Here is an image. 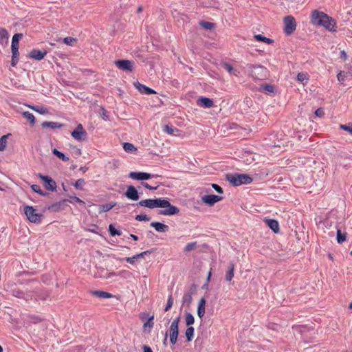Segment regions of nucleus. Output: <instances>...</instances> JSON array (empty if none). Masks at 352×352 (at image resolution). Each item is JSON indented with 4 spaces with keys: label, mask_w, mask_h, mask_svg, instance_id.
Listing matches in <instances>:
<instances>
[{
    "label": "nucleus",
    "mask_w": 352,
    "mask_h": 352,
    "mask_svg": "<svg viewBox=\"0 0 352 352\" xmlns=\"http://www.w3.org/2000/svg\"><path fill=\"white\" fill-rule=\"evenodd\" d=\"M154 318H155L154 314H153L151 316V317H148L147 320L144 322V324H143V327H142L144 332H147V333L151 332V329L154 326Z\"/></svg>",
    "instance_id": "obj_20"
},
{
    "label": "nucleus",
    "mask_w": 352,
    "mask_h": 352,
    "mask_svg": "<svg viewBox=\"0 0 352 352\" xmlns=\"http://www.w3.org/2000/svg\"><path fill=\"white\" fill-rule=\"evenodd\" d=\"M311 21L313 24L323 26L329 31H336V23L334 19L323 12L314 10Z\"/></svg>",
    "instance_id": "obj_1"
},
{
    "label": "nucleus",
    "mask_w": 352,
    "mask_h": 352,
    "mask_svg": "<svg viewBox=\"0 0 352 352\" xmlns=\"http://www.w3.org/2000/svg\"><path fill=\"white\" fill-rule=\"evenodd\" d=\"M315 115L317 117H322L324 115V110L322 108H318V109L316 110Z\"/></svg>",
    "instance_id": "obj_60"
},
{
    "label": "nucleus",
    "mask_w": 352,
    "mask_h": 352,
    "mask_svg": "<svg viewBox=\"0 0 352 352\" xmlns=\"http://www.w3.org/2000/svg\"><path fill=\"white\" fill-rule=\"evenodd\" d=\"M135 220L137 221H148L150 220V217H148L146 214H137L135 217Z\"/></svg>",
    "instance_id": "obj_47"
},
{
    "label": "nucleus",
    "mask_w": 352,
    "mask_h": 352,
    "mask_svg": "<svg viewBox=\"0 0 352 352\" xmlns=\"http://www.w3.org/2000/svg\"><path fill=\"white\" fill-rule=\"evenodd\" d=\"M10 134L4 135L0 138V151H3L6 149L7 146V138Z\"/></svg>",
    "instance_id": "obj_43"
},
{
    "label": "nucleus",
    "mask_w": 352,
    "mask_h": 352,
    "mask_svg": "<svg viewBox=\"0 0 352 352\" xmlns=\"http://www.w3.org/2000/svg\"><path fill=\"white\" fill-rule=\"evenodd\" d=\"M23 116L27 119L32 125L34 124L35 123V118L34 115L29 112V111H25L23 113Z\"/></svg>",
    "instance_id": "obj_41"
},
{
    "label": "nucleus",
    "mask_w": 352,
    "mask_h": 352,
    "mask_svg": "<svg viewBox=\"0 0 352 352\" xmlns=\"http://www.w3.org/2000/svg\"><path fill=\"white\" fill-rule=\"evenodd\" d=\"M340 127L341 129L348 131L352 135V123H349L348 125L340 124Z\"/></svg>",
    "instance_id": "obj_49"
},
{
    "label": "nucleus",
    "mask_w": 352,
    "mask_h": 352,
    "mask_svg": "<svg viewBox=\"0 0 352 352\" xmlns=\"http://www.w3.org/2000/svg\"><path fill=\"white\" fill-rule=\"evenodd\" d=\"M64 124L56 122H43L41 123L43 128H50L52 129L62 128Z\"/></svg>",
    "instance_id": "obj_25"
},
{
    "label": "nucleus",
    "mask_w": 352,
    "mask_h": 352,
    "mask_svg": "<svg viewBox=\"0 0 352 352\" xmlns=\"http://www.w3.org/2000/svg\"><path fill=\"white\" fill-rule=\"evenodd\" d=\"M212 187L217 193L221 194L223 192V188L217 184H212Z\"/></svg>",
    "instance_id": "obj_53"
},
{
    "label": "nucleus",
    "mask_w": 352,
    "mask_h": 352,
    "mask_svg": "<svg viewBox=\"0 0 352 352\" xmlns=\"http://www.w3.org/2000/svg\"><path fill=\"white\" fill-rule=\"evenodd\" d=\"M306 78V74L304 73H299L297 75V80L298 81L302 82Z\"/></svg>",
    "instance_id": "obj_63"
},
{
    "label": "nucleus",
    "mask_w": 352,
    "mask_h": 352,
    "mask_svg": "<svg viewBox=\"0 0 352 352\" xmlns=\"http://www.w3.org/2000/svg\"><path fill=\"white\" fill-rule=\"evenodd\" d=\"M76 41V39L73 37H65L63 39V43L67 45H72L74 42Z\"/></svg>",
    "instance_id": "obj_50"
},
{
    "label": "nucleus",
    "mask_w": 352,
    "mask_h": 352,
    "mask_svg": "<svg viewBox=\"0 0 352 352\" xmlns=\"http://www.w3.org/2000/svg\"><path fill=\"white\" fill-rule=\"evenodd\" d=\"M197 104L204 107L210 108L213 107L214 102L210 98L206 97H200L197 100Z\"/></svg>",
    "instance_id": "obj_21"
},
{
    "label": "nucleus",
    "mask_w": 352,
    "mask_h": 352,
    "mask_svg": "<svg viewBox=\"0 0 352 352\" xmlns=\"http://www.w3.org/2000/svg\"><path fill=\"white\" fill-rule=\"evenodd\" d=\"M151 226L159 232H166L168 230V226L160 222H152Z\"/></svg>",
    "instance_id": "obj_23"
},
{
    "label": "nucleus",
    "mask_w": 352,
    "mask_h": 352,
    "mask_svg": "<svg viewBox=\"0 0 352 352\" xmlns=\"http://www.w3.org/2000/svg\"><path fill=\"white\" fill-rule=\"evenodd\" d=\"M85 181L84 179H78L73 184V186L78 190H82V186L85 185Z\"/></svg>",
    "instance_id": "obj_46"
},
{
    "label": "nucleus",
    "mask_w": 352,
    "mask_h": 352,
    "mask_svg": "<svg viewBox=\"0 0 352 352\" xmlns=\"http://www.w3.org/2000/svg\"><path fill=\"white\" fill-rule=\"evenodd\" d=\"M162 203V204L161 205V208H163L164 209L160 210L158 211L159 214L164 216H171L177 214L179 212V209L177 207L172 205L167 199H163Z\"/></svg>",
    "instance_id": "obj_4"
},
{
    "label": "nucleus",
    "mask_w": 352,
    "mask_h": 352,
    "mask_svg": "<svg viewBox=\"0 0 352 352\" xmlns=\"http://www.w3.org/2000/svg\"><path fill=\"white\" fill-rule=\"evenodd\" d=\"M116 206V203H109L100 206V212H105L111 210Z\"/></svg>",
    "instance_id": "obj_35"
},
{
    "label": "nucleus",
    "mask_w": 352,
    "mask_h": 352,
    "mask_svg": "<svg viewBox=\"0 0 352 352\" xmlns=\"http://www.w3.org/2000/svg\"><path fill=\"white\" fill-rule=\"evenodd\" d=\"M284 32L287 35H291L296 28V22L294 16L288 15L284 17Z\"/></svg>",
    "instance_id": "obj_7"
},
{
    "label": "nucleus",
    "mask_w": 352,
    "mask_h": 352,
    "mask_svg": "<svg viewBox=\"0 0 352 352\" xmlns=\"http://www.w3.org/2000/svg\"><path fill=\"white\" fill-rule=\"evenodd\" d=\"M37 177L44 182V187L45 189L50 191L56 190V183L52 177L50 176L43 175L41 173H38Z\"/></svg>",
    "instance_id": "obj_10"
},
{
    "label": "nucleus",
    "mask_w": 352,
    "mask_h": 352,
    "mask_svg": "<svg viewBox=\"0 0 352 352\" xmlns=\"http://www.w3.org/2000/svg\"><path fill=\"white\" fill-rule=\"evenodd\" d=\"M346 77V73L343 71H340L337 75V78H338V81L340 82H342L344 80Z\"/></svg>",
    "instance_id": "obj_52"
},
{
    "label": "nucleus",
    "mask_w": 352,
    "mask_h": 352,
    "mask_svg": "<svg viewBox=\"0 0 352 352\" xmlns=\"http://www.w3.org/2000/svg\"><path fill=\"white\" fill-rule=\"evenodd\" d=\"M115 65L122 71L132 72L133 69L134 62L129 60L122 59L116 60Z\"/></svg>",
    "instance_id": "obj_11"
},
{
    "label": "nucleus",
    "mask_w": 352,
    "mask_h": 352,
    "mask_svg": "<svg viewBox=\"0 0 352 352\" xmlns=\"http://www.w3.org/2000/svg\"><path fill=\"white\" fill-rule=\"evenodd\" d=\"M254 38L257 41H261V42H264L267 44H273L274 43V41L272 38H267L264 36H263L262 34H255L254 36Z\"/></svg>",
    "instance_id": "obj_29"
},
{
    "label": "nucleus",
    "mask_w": 352,
    "mask_h": 352,
    "mask_svg": "<svg viewBox=\"0 0 352 352\" xmlns=\"http://www.w3.org/2000/svg\"><path fill=\"white\" fill-rule=\"evenodd\" d=\"M223 197L215 195H207L202 197V201L210 206H212L215 203L221 201Z\"/></svg>",
    "instance_id": "obj_14"
},
{
    "label": "nucleus",
    "mask_w": 352,
    "mask_h": 352,
    "mask_svg": "<svg viewBox=\"0 0 352 352\" xmlns=\"http://www.w3.org/2000/svg\"><path fill=\"white\" fill-rule=\"evenodd\" d=\"M197 316L200 318H202L206 313V309H201V308H197Z\"/></svg>",
    "instance_id": "obj_61"
},
{
    "label": "nucleus",
    "mask_w": 352,
    "mask_h": 352,
    "mask_svg": "<svg viewBox=\"0 0 352 352\" xmlns=\"http://www.w3.org/2000/svg\"><path fill=\"white\" fill-rule=\"evenodd\" d=\"M109 232L111 236H114L116 235L120 236L122 234L120 230H117L113 224H110L108 228Z\"/></svg>",
    "instance_id": "obj_39"
},
{
    "label": "nucleus",
    "mask_w": 352,
    "mask_h": 352,
    "mask_svg": "<svg viewBox=\"0 0 352 352\" xmlns=\"http://www.w3.org/2000/svg\"><path fill=\"white\" fill-rule=\"evenodd\" d=\"M30 276V274L26 272H23L21 274V278L19 279V284H26V285H36L37 283V280L34 278H28Z\"/></svg>",
    "instance_id": "obj_18"
},
{
    "label": "nucleus",
    "mask_w": 352,
    "mask_h": 352,
    "mask_svg": "<svg viewBox=\"0 0 352 352\" xmlns=\"http://www.w3.org/2000/svg\"><path fill=\"white\" fill-rule=\"evenodd\" d=\"M71 135L77 141H85L87 139V133L81 124H78L76 129L71 133Z\"/></svg>",
    "instance_id": "obj_9"
},
{
    "label": "nucleus",
    "mask_w": 352,
    "mask_h": 352,
    "mask_svg": "<svg viewBox=\"0 0 352 352\" xmlns=\"http://www.w3.org/2000/svg\"><path fill=\"white\" fill-rule=\"evenodd\" d=\"M206 300L205 298H204V297L201 298L199 301L197 308H201V309H206Z\"/></svg>",
    "instance_id": "obj_55"
},
{
    "label": "nucleus",
    "mask_w": 352,
    "mask_h": 352,
    "mask_svg": "<svg viewBox=\"0 0 352 352\" xmlns=\"http://www.w3.org/2000/svg\"><path fill=\"white\" fill-rule=\"evenodd\" d=\"M265 223L274 233H278L279 232V224L277 221L274 219H266Z\"/></svg>",
    "instance_id": "obj_24"
},
{
    "label": "nucleus",
    "mask_w": 352,
    "mask_h": 352,
    "mask_svg": "<svg viewBox=\"0 0 352 352\" xmlns=\"http://www.w3.org/2000/svg\"><path fill=\"white\" fill-rule=\"evenodd\" d=\"M9 34L6 29L0 28V44H7L8 42Z\"/></svg>",
    "instance_id": "obj_26"
},
{
    "label": "nucleus",
    "mask_w": 352,
    "mask_h": 352,
    "mask_svg": "<svg viewBox=\"0 0 352 352\" xmlns=\"http://www.w3.org/2000/svg\"><path fill=\"white\" fill-rule=\"evenodd\" d=\"M52 153L63 162H67L69 160L67 156H66L63 153L59 151L56 148H54L52 150Z\"/></svg>",
    "instance_id": "obj_30"
},
{
    "label": "nucleus",
    "mask_w": 352,
    "mask_h": 352,
    "mask_svg": "<svg viewBox=\"0 0 352 352\" xmlns=\"http://www.w3.org/2000/svg\"><path fill=\"white\" fill-rule=\"evenodd\" d=\"M100 111H101V116H102V119L105 121L108 120L109 116H108L107 111L103 107L100 108Z\"/></svg>",
    "instance_id": "obj_54"
},
{
    "label": "nucleus",
    "mask_w": 352,
    "mask_h": 352,
    "mask_svg": "<svg viewBox=\"0 0 352 352\" xmlns=\"http://www.w3.org/2000/svg\"><path fill=\"white\" fill-rule=\"evenodd\" d=\"M13 296L19 298H24L25 300H28V297L25 296V294L19 289H14L12 291Z\"/></svg>",
    "instance_id": "obj_45"
},
{
    "label": "nucleus",
    "mask_w": 352,
    "mask_h": 352,
    "mask_svg": "<svg viewBox=\"0 0 352 352\" xmlns=\"http://www.w3.org/2000/svg\"><path fill=\"white\" fill-rule=\"evenodd\" d=\"M226 181L229 182L233 186H239L243 184H249L252 182L253 179L246 174L228 173L226 175Z\"/></svg>",
    "instance_id": "obj_2"
},
{
    "label": "nucleus",
    "mask_w": 352,
    "mask_h": 352,
    "mask_svg": "<svg viewBox=\"0 0 352 352\" xmlns=\"http://www.w3.org/2000/svg\"><path fill=\"white\" fill-rule=\"evenodd\" d=\"M263 89L267 92H274V87L271 85H265L263 86Z\"/></svg>",
    "instance_id": "obj_56"
},
{
    "label": "nucleus",
    "mask_w": 352,
    "mask_h": 352,
    "mask_svg": "<svg viewBox=\"0 0 352 352\" xmlns=\"http://www.w3.org/2000/svg\"><path fill=\"white\" fill-rule=\"evenodd\" d=\"M186 324L187 327H192L195 322V318L190 312H186L185 314Z\"/></svg>",
    "instance_id": "obj_31"
},
{
    "label": "nucleus",
    "mask_w": 352,
    "mask_h": 352,
    "mask_svg": "<svg viewBox=\"0 0 352 352\" xmlns=\"http://www.w3.org/2000/svg\"><path fill=\"white\" fill-rule=\"evenodd\" d=\"M223 68L230 73L233 70V67L230 64L226 63L223 64Z\"/></svg>",
    "instance_id": "obj_62"
},
{
    "label": "nucleus",
    "mask_w": 352,
    "mask_h": 352,
    "mask_svg": "<svg viewBox=\"0 0 352 352\" xmlns=\"http://www.w3.org/2000/svg\"><path fill=\"white\" fill-rule=\"evenodd\" d=\"M195 329L193 327H188L185 331L186 342H191L194 337Z\"/></svg>",
    "instance_id": "obj_28"
},
{
    "label": "nucleus",
    "mask_w": 352,
    "mask_h": 352,
    "mask_svg": "<svg viewBox=\"0 0 352 352\" xmlns=\"http://www.w3.org/2000/svg\"><path fill=\"white\" fill-rule=\"evenodd\" d=\"M12 60H11V65L12 67H15L19 61V52L12 51Z\"/></svg>",
    "instance_id": "obj_44"
},
{
    "label": "nucleus",
    "mask_w": 352,
    "mask_h": 352,
    "mask_svg": "<svg viewBox=\"0 0 352 352\" xmlns=\"http://www.w3.org/2000/svg\"><path fill=\"white\" fill-rule=\"evenodd\" d=\"M68 201L67 199H63L62 201L56 202L48 207V209L52 212H58L64 208L66 206V203Z\"/></svg>",
    "instance_id": "obj_19"
},
{
    "label": "nucleus",
    "mask_w": 352,
    "mask_h": 352,
    "mask_svg": "<svg viewBox=\"0 0 352 352\" xmlns=\"http://www.w3.org/2000/svg\"><path fill=\"white\" fill-rule=\"evenodd\" d=\"M125 261L130 264H134L135 261L138 260L136 255L132 256V257H126Z\"/></svg>",
    "instance_id": "obj_57"
},
{
    "label": "nucleus",
    "mask_w": 352,
    "mask_h": 352,
    "mask_svg": "<svg viewBox=\"0 0 352 352\" xmlns=\"http://www.w3.org/2000/svg\"><path fill=\"white\" fill-rule=\"evenodd\" d=\"M148 317H151L150 314L147 311H144V312H141L140 314H139V318L143 321V322H145L146 320H147V319L148 318Z\"/></svg>",
    "instance_id": "obj_51"
},
{
    "label": "nucleus",
    "mask_w": 352,
    "mask_h": 352,
    "mask_svg": "<svg viewBox=\"0 0 352 352\" xmlns=\"http://www.w3.org/2000/svg\"><path fill=\"white\" fill-rule=\"evenodd\" d=\"M129 177L133 179L144 181L155 177V175L144 172H131Z\"/></svg>",
    "instance_id": "obj_12"
},
{
    "label": "nucleus",
    "mask_w": 352,
    "mask_h": 352,
    "mask_svg": "<svg viewBox=\"0 0 352 352\" xmlns=\"http://www.w3.org/2000/svg\"><path fill=\"white\" fill-rule=\"evenodd\" d=\"M123 148L127 153H133L137 150L134 145L129 142H124L123 144Z\"/></svg>",
    "instance_id": "obj_38"
},
{
    "label": "nucleus",
    "mask_w": 352,
    "mask_h": 352,
    "mask_svg": "<svg viewBox=\"0 0 352 352\" xmlns=\"http://www.w3.org/2000/svg\"><path fill=\"white\" fill-rule=\"evenodd\" d=\"M170 294L167 300L166 305L164 307V311H168L173 306V298L172 296V288L169 289Z\"/></svg>",
    "instance_id": "obj_37"
},
{
    "label": "nucleus",
    "mask_w": 352,
    "mask_h": 352,
    "mask_svg": "<svg viewBox=\"0 0 352 352\" xmlns=\"http://www.w3.org/2000/svg\"><path fill=\"white\" fill-rule=\"evenodd\" d=\"M30 109H33L34 111L39 113L40 114H47L49 113L47 109L43 107H38V106H28Z\"/></svg>",
    "instance_id": "obj_40"
},
{
    "label": "nucleus",
    "mask_w": 352,
    "mask_h": 352,
    "mask_svg": "<svg viewBox=\"0 0 352 352\" xmlns=\"http://www.w3.org/2000/svg\"><path fill=\"white\" fill-rule=\"evenodd\" d=\"M179 321L180 317L178 316L172 322L169 328V340L173 345H175L177 342Z\"/></svg>",
    "instance_id": "obj_5"
},
{
    "label": "nucleus",
    "mask_w": 352,
    "mask_h": 352,
    "mask_svg": "<svg viewBox=\"0 0 352 352\" xmlns=\"http://www.w3.org/2000/svg\"><path fill=\"white\" fill-rule=\"evenodd\" d=\"M48 296L49 295L47 293L42 292L40 293H35L32 296H31V299L34 297L36 300H45Z\"/></svg>",
    "instance_id": "obj_32"
},
{
    "label": "nucleus",
    "mask_w": 352,
    "mask_h": 352,
    "mask_svg": "<svg viewBox=\"0 0 352 352\" xmlns=\"http://www.w3.org/2000/svg\"><path fill=\"white\" fill-rule=\"evenodd\" d=\"M142 351L143 352H153V350L149 346L144 345L142 346Z\"/></svg>",
    "instance_id": "obj_64"
},
{
    "label": "nucleus",
    "mask_w": 352,
    "mask_h": 352,
    "mask_svg": "<svg viewBox=\"0 0 352 352\" xmlns=\"http://www.w3.org/2000/svg\"><path fill=\"white\" fill-rule=\"evenodd\" d=\"M250 74L251 76L256 80H264L267 76V69L262 65H248Z\"/></svg>",
    "instance_id": "obj_3"
},
{
    "label": "nucleus",
    "mask_w": 352,
    "mask_h": 352,
    "mask_svg": "<svg viewBox=\"0 0 352 352\" xmlns=\"http://www.w3.org/2000/svg\"><path fill=\"white\" fill-rule=\"evenodd\" d=\"M23 36L21 33H16L14 34L12 38L11 50L14 52H19V40Z\"/></svg>",
    "instance_id": "obj_17"
},
{
    "label": "nucleus",
    "mask_w": 352,
    "mask_h": 352,
    "mask_svg": "<svg viewBox=\"0 0 352 352\" xmlns=\"http://www.w3.org/2000/svg\"><path fill=\"white\" fill-rule=\"evenodd\" d=\"M133 85L141 94L146 95L156 94L155 90L143 84H141L138 81L133 82Z\"/></svg>",
    "instance_id": "obj_15"
},
{
    "label": "nucleus",
    "mask_w": 352,
    "mask_h": 352,
    "mask_svg": "<svg viewBox=\"0 0 352 352\" xmlns=\"http://www.w3.org/2000/svg\"><path fill=\"white\" fill-rule=\"evenodd\" d=\"M91 293L100 298H112L114 296L111 294V293H109L107 292L104 291H91Z\"/></svg>",
    "instance_id": "obj_27"
},
{
    "label": "nucleus",
    "mask_w": 352,
    "mask_h": 352,
    "mask_svg": "<svg viewBox=\"0 0 352 352\" xmlns=\"http://www.w3.org/2000/svg\"><path fill=\"white\" fill-rule=\"evenodd\" d=\"M234 265L231 263L228 267V270L226 275V279L228 281H230L234 276Z\"/></svg>",
    "instance_id": "obj_34"
},
{
    "label": "nucleus",
    "mask_w": 352,
    "mask_h": 352,
    "mask_svg": "<svg viewBox=\"0 0 352 352\" xmlns=\"http://www.w3.org/2000/svg\"><path fill=\"white\" fill-rule=\"evenodd\" d=\"M24 212L30 222L38 223L41 221L42 214L36 213V210L32 206H25Z\"/></svg>",
    "instance_id": "obj_6"
},
{
    "label": "nucleus",
    "mask_w": 352,
    "mask_h": 352,
    "mask_svg": "<svg viewBox=\"0 0 352 352\" xmlns=\"http://www.w3.org/2000/svg\"><path fill=\"white\" fill-rule=\"evenodd\" d=\"M199 25L202 28L208 30H212L215 27L214 23L205 21H201L199 22Z\"/></svg>",
    "instance_id": "obj_33"
},
{
    "label": "nucleus",
    "mask_w": 352,
    "mask_h": 352,
    "mask_svg": "<svg viewBox=\"0 0 352 352\" xmlns=\"http://www.w3.org/2000/svg\"><path fill=\"white\" fill-rule=\"evenodd\" d=\"M175 130H177V129H173V126H168V125H166L164 126V131L165 132H166L168 134H170V135L173 134Z\"/></svg>",
    "instance_id": "obj_58"
},
{
    "label": "nucleus",
    "mask_w": 352,
    "mask_h": 352,
    "mask_svg": "<svg viewBox=\"0 0 352 352\" xmlns=\"http://www.w3.org/2000/svg\"><path fill=\"white\" fill-rule=\"evenodd\" d=\"M346 238V233H342L340 230H337L336 239L338 243H342Z\"/></svg>",
    "instance_id": "obj_42"
},
{
    "label": "nucleus",
    "mask_w": 352,
    "mask_h": 352,
    "mask_svg": "<svg viewBox=\"0 0 352 352\" xmlns=\"http://www.w3.org/2000/svg\"><path fill=\"white\" fill-rule=\"evenodd\" d=\"M45 319L38 315L28 314L26 315V320L31 324H38L43 322Z\"/></svg>",
    "instance_id": "obj_22"
},
{
    "label": "nucleus",
    "mask_w": 352,
    "mask_h": 352,
    "mask_svg": "<svg viewBox=\"0 0 352 352\" xmlns=\"http://www.w3.org/2000/svg\"><path fill=\"white\" fill-rule=\"evenodd\" d=\"M162 200L163 199L161 198L142 199L140 201L137 205L151 209L161 208Z\"/></svg>",
    "instance_id": "obj_8"
},
{
    "label": "nucleus",
    "mask_w": 352,
    "mask_h": 352,
    "mask_svg": "<svg viewBox=\"0 0 352 352\" xmlns=\"http://www.w3.org/2000/svg\"><path fill=\"white\" fill-rule=\"evenodd\" d=\"M196 247H197V242L189 243L185 246L184 251L185 252H190V251L193 250L194 249H195Z\"/></svg>",
    "instance_id": "obj_48"
},
{
    "label": "nucleus",
    "mask_w": 352,
    "mask_h": 352,
    "mask_svg": "<svg viewBox=\"0 0 352 352\" xmlns=\"http://www.w3.org/2000/svg\"><path fill=\"white\" fill-rule=\"evenodd\" d=\"M47 52L46 50H39L36 49H33L29 54V57L36 60H41L44 58L45 56L47 54Z\"/></svg>",
    "instance_id": "obj_16"
},
{
    "label": "nucleus",
    "mask_w": 352,
    "mask_h": 352,
    "mask_svg": "<svg viewBox=\"0 0 352 352\" xmlns=\"http://www.w3.org/2000/svg\"><path fill=\"white\" fill-rule=\"evenodd\" d=\"M141 185L143 186L144 187H145L146 188L148 189V190H157V186H155V187L154 186H151L148 183H146V182H142Z\"/></svg>",
    "instance_id": "obj_59"
},
{
    "label": "nucleus",
    "mask_w": 352,
    "mask_h": 352,
    "mask_svg": "<svg viewBox=\"0 0 352 352\" xmlns=\"http://www.w3.org/2000/svg\"><path fill=\"white\" fill-rule=\"evenodd\" d=\"M31 188L32 190L34 192H36L38 193V195H41V196H43V197H45V196H47L48 195V193L46 192H44L43 190H42L41 189V187L40 186L37 185V184H33L31 186Z\"/></svg>",
    "instance_id": "obj_36"
},
{
    "label": "nucleus",
    "mask_w": 352,
    "mask_h": 352,
    "mask_svg": "<svg viewBox=\"0 0 352 352\" xmlns=\"http://www.w3.org/2000/svg\"><path fill=\"white\" fill-rule=\"evenodd\" d=\"M124 196L132 201H138L140 198L138 188L133 186H128L126 190L124 192Z\"/></svg>",
    "instance_id": "obj_13"
}]
</instances>
